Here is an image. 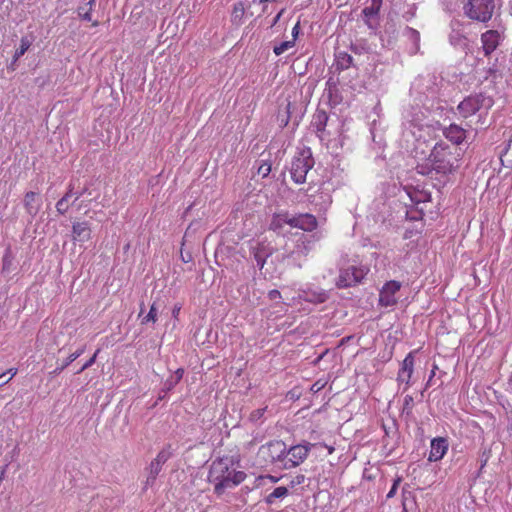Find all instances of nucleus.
I'll return each mask as SVG.
<instances>
[{
  "label": "nucleus",
  "instance_id": "nucleus-25",
  "mask_svg": "<svg viewBox=\"0 0 512 512\" xmlns=\"http://www.w3.org/2000/svg\"><path fill=\"white\" fill-rule=\"evenodd\" d=\"M174 452H175V449L173 448L172 444L167 443L159 451L155 460L164 465L174 455Z\"/></svg>",
  "mask_w": 512,
  "mask_h": 512
},
{
  "label": "nucleus",
  "instance_id": "nucleus-15",
  "mask_svg": "<svg viewBox=\"0 0 512 512\" xmlns=\"http://www.w3.org/2000/svg\"><path fill=\"white\" fill-rule=\"evenodd\" d=\"M24 207L26 209V212L34 217L37 215L41 208L42 201L39 197V194L34 191H29L24 196Z\"/></svg>",
  "mask_w": 512,
  "mask_h": 512
},
{
  "label": "nucleus",
  "instance_id": "nucleus-22",
  "mask_svg": "<svg viewBox=\"0 0 512 512\" xmlns=\"http://www.w3.org/2000/svg\"><path fill=\"white\" fill-rule=\"evenodd\" d=\"M85 351V346L80 347L75 352L71 353L60 366H57L51 374L59 375L65 368H67L72 362L80 357Z\"/></svg>",
  "mask_w": 512,
  "mask_h": 512
},
{
  "label": "nucleus",
  "instance_id": "nucleus-56",
  "mask_svg": "<svg viewBox=\"0 0 512 512\" xmlns=\"http://www.w3.org/2000/svg\"><path fill=\"white\" fill-rule=\"evenodd\" d=\"M323 385H319V382H316L312 385L311 390L313 392H318L322 389Z\"/></svg>",
  "mask_w": 512,
  "mask_h": 512
},
{
  "label": "nucleus",
  "instance_id": "nucleus-62",
  "mask_svg": "<svg viewBox=\"0 0 512 512\" xmlns=\"http://www.w3.org/2000/svg\"><path fill=\"white\" fill-rule=\"evenodd\" d=\"M84 5H87L88 8H93V6L95 5V0H89L87 3H85Z\"/></svg>",
  "mask_w": 512,
  "mask_h": 512
},
{
  "label": "nucleus",
  "instance_id": "nucleus-21",
  "mask_svg": "<svg viewBox=\"0 0 512 512\" xmlns=\"http://www.w3.org/2000/svg\"><path fill=\"white\" fill-rule=\"evenodd\" d=\"M379 12L380 11L378 9L371 6L365 7L362 10L363 20L368 28L375 29L377 27L378 22L375 20H377Z\"/></svg>",
  "mask_w": 512,
  "mask_h": 512
},
{
  "label": "nucleus",
  "instance_id": "nucleus-59",
  "mask_svg": "<svg viewBox=\"0 0 512 512\" xmlns=\"http://www.w3.org/2000/svg\"><path fill=\"white\" fill-rule=\"evenodd\" d=\"M265 478H268L271 482L276 483L279 481V477L273 476V475H267Z\"/></svg>",
  "mask_w": 512,
  "mask_h": 512
},
{
  "label": "nucleus",
  "instance_id": "nucleus-27",
  "mask_svg": "<svg viewBox=\"0 0 512 512\" xmlns=\"http://www.w3.org/2000/svg\"><path fill=\"white\" fill-rule=\"evenodd\" d=\"M405 32L408 39L413 43L412 53H416L419 50L420 33L411 27H406Z\"/></svg>",
  "mask_w": 512,
  "mask_h": 512
},
{
  "label": "nucleus",
  "instance_id": "nucleus-38",
  "mask_svg": "<svg viewBox=\"0 0 512 512\" xmlns=\"http://www.w3.org/2000/svg\"><path fill=\"white\" fill-rule=\"evenodd\" d=\"M271 172V163L267 161H263L257 170V173L261 175L263 178L267 177Z\"/></svg>",
  "mask_w": 512,
  "mask_h": 512
},
{
  "label": "nucleus",
  "instance_id": "nucleus-40",
  "mask_svg": "<svg viewBox=\"0 0 512 512\" xmlns=\"http://www.w3.org/2000/svg\"><path fill=\"white\" fill-rule=\"evenodd\" d=\"M12 260L13 259H12L11 255H10V251L7 250L6 253L4 254L3 260H2V262H3L2 270L3 271H9L10 270V267L12 265Z\"/></svg>",
  "mask_w": 512,
  "mask_h": 512
},
{
  "label": "nucleus",
  "instance_id": "nucleus-4",
  "mask_svg": "<svg viewBox=\"0 0 512 512\" xmlns=\"http://www.w3.org/2000/svg\"><path fill=\"white\" fill-rule=\"evenodd\" d=\"M286 444L282 440H272L259 447L256 462L259 466L265 467L269 464L281 463L286 458Z\"/></svg>",
  "mask_w": 512,
  "mask_h": 512
},
{
  "label": "nucleus",
  "instance_id": "nucleus-43",
  "mask_svg": "<svg viewBox=\"0 0 512 512\" xmlns=\"http://www.w3.org/2000/svg\"><path fill=\"white\" fill-rule=\"evenodd\" d=\"M291 103L288 102L287 106H286V112H285V118H282L281 119V125L282 126H287L288 122H289V119H290V114H291Z\"/></svg>",
  "mask_w": 512,
  "mask_h": 512
},
{
  "label": "nucleus",
  "instance_id": "nucleus-63",
  "mask_svg": "<svg viewBox=\"0 0 512 512\" xmlns=\"http://www.w3.org/2000/svg\"><path fill=\"white\" fill-rule=\"evenodd\" d=\"M179 311H180V307H177V306L174 307L173 311H172L173 317H177Z\"/></svg>",
  "mask_w": 512,
  "mask_h": 512
},
{
  "label": "nucleus",
  "instance_id": "nucleus-58",
  "mask_svg": "<svg viewBox=\"0 0 512 512\" xmlns=\"http://www.w3.org/2000/svg\"><path fill=\"white\" fill-rule=\"evenodd\" d=\"M397 489L395 487H391L390 491L387 494V498H392L396 494Z\"/></svg>",
  "mask_w": 512,
  "mask_h": 512
},
{
  "label": "nucleus",
  "instance_id": "nucleus-3",
  "mask_svg": "<svg viewBox=\"0 0 512 512\" xmlns=\"http://www.w3.org/2000/svg\"><path fill=\"white\" fill-rule=\"evenodd\" d=\"M500 6L501 0H468L463 6V12L473 21L487 23Z\"/></svg>",
  "mask_w": 512,
  "mask_h": 512
},
{
  "label": "nucleus",
  "instance_id": "nucleus-24",
  "mask_svg": "<svg viewBox=\"0 0 512 512\" xmlns=\"http://www.w3.org/2000/svg\"><path fill=\"white\" fill-rule=\"evenodd\" d=\"M353 65V58L347 52H338L336 54V66L339 70H346Z\"/></svg>",
  "mask_w": 512,
  "mask_h": 512
},
{
  "label": "nucleus",
  "instance_id": "nucleus-20",
  "mask_svg": "<svg viewBox=\"0 0 512 512\" xmlns=\"http://www.w3.org/2000/svg\"><path fill=\"white\" fill-rule=\"evenodd\" d=\"M303 299L306 302L314 303V304H321L327 301L329 298L328 293L325 290H306L303 292Z\"/></svg>",
  "mask_w": 512,
  "mask_h": 512
},
{
  "label": "nucleus",
  "instance_id": "nucleus-64",
  "mask_svg": "<svg viewBox=\"0 0 512 512\" xmlns=\"http://www.w3.org/2000/svg\"><path fill=\"white\" fill-rule=\"evenodd\" d=\"M324 446L328 449L329 454H332L335 450L334 447H332V446H328V445H324Z\"/></svg>",
  "mask_w": 512,
  "mask_h": 512
},
{
  "label": "nucleus",
  "instance_id": "nucleus-47",
  "mask_svg": "<svg viewBox=\"0 0 512 512\" xmlns=\"http://www.w3.org/2000/svg\"><path fill=\"white\" fill-rule=\"evenodd\" d=\"M75 191H74V186L72 183L69 184L68 186V189L66 191V193L63 195L64 197H67V199H71L72 197L75 198Z\"/></svg>",
  "mask_w": 512,
  "mask_h": 512
},
{
  "label": "nucleus",
  "instance_id": "nucleus-39",
  "mask_svg": "<svg viewBox=\"0 0 512 512\" xmlns=\"http://www.w3.org/2000/svg\"><path fill=\"white\" fill-rule=\"evenodd\" d=\"M490 456H491V450L490 449H483L481 454H480V470H482L485 465L487 464L488 460L490 459Z\"/></svg>",
  "mask_w": 512,
  "mask_h": 512
},
{
  "label": "nucleus",
  "instance_id": "nucleus-45",
  "mask_svg": "<svg viewBox=\"0 0 512 512\" xmlns=\"http://www.w3.org/2000/svg\"><path fill=\"white\" fill-rule=\"evenodd\" d=\"M410 379H411V376L409 374H407L406 372H403L401 370L399 371L398 381L405 382L408 385L410 382Z\"/></svg>",
  "mask_w": 512,
  "mask_h": 512
},
{
  "label": "nucleus",
  "instance_id": "nucleus-13",
  "mask_svg": "<svg viewBox=\"0 0 512 512\" xmlns=\"http://www.w3.org/2000/svg\"><path fill=\"white\" fill-rule=\"evenodd\" d=\"M449 444L446 438L437 437L431 441V449L428 460L430 462H436L441 460L448 450Z\"/></svg>",
  "mask_w": 512,
  "mask_h": 512
},
{
  "label": "nucleus",
  "instance_id": "nucleus-51",
  "mask_svg": "<svg viewBox=\"0 0 512 512\" xmlns=\"http://www.w3.org/2000/svg\"><path fill=\"white\" fill-rule=\"evenodd\" d=\"M382 5V0H371V7H374L375 9H378L380 11Z\"/></svg>",
  "mask_w": 512,
  "mask_h": 512
},
{
  "label": "nucleus",
  "instance_id": "nucleus-23",
  "mask_svg": "<svg viewBox=\"0 0 512 512\" xmlns=\"http://www.w3.org/2000/svg\"><path fill=\"white\" fill-rule=\"evenodd\" d=\"M184 375V369L178 368L175 371L174 376H170L163 385L162 392H169L171 391L182 379Z\"/></svg>",
  "mask_w": 512,
  "mask_h": 512
},
{
  "label": "nucleus",
  "instance_id": "nucleus-50",
  "mask_svg": "<svg viewBox=\"0 0 512 512\" xmlns=\"http://www.w3.org/2000/svg\"><path fill=\"white\" fill-rule=\"evenodd\" d=\"M407 495L411 496V493L409 491H407L405 488H403L402 496H403V506H404V509H406V500L408 499Z\"/></svg>",
  "mask_w": 512,
  "mask_h": 512
},
{
  "label": "nucleus",
  "instance_id": "nucleus-1",
  "mask_svg": "<svg viewBox=\"0 0 512 512\" xmlns=\"http://www.w3.org/2000/svg\"><path fill=\"white\" fill-rule=\"evenodd\" d=\"M461 156L457 146L440 141L434 145L426 162L418 164L415 169L418 174L437 180L438 184L434 186L440 189L448 182L449 176L459 169Z\"/></svg>",
  "mask_w": 512,
  "mask_h": 512
},
{
  "label": "nucleus",
  "instance_id": "nucleus-60",
  "mask_svg": "<svg viewBox=\"0 0 512 512\" xmlns=\"http://www.w3.org/2000/svg\"><path fill=\"white\" fill-rule=\"evenodd\" d=\"M401 481H402L401 477H397V478L394 480L392 487H395L396 489H398V486H399V484L401 483Z\"/></svg>",
  "mask_w": 512,
  "mask_h": 512
},
{
  "label": "nucleus",
  "instance_id": "nucleus-10",
  "mask_svg": "<svg viewBox=\"0 0 512 512\" xmlns=\"http://www.w3.org/2000/svg\"><path fill=\"white\" fill-rule=\"evenodd\" d=\"M318 222L314 215L305 213L290 215V226L303 231L311 232L317 228Z\"/></svg>",
  "mask_w": 512,
  "mask_h": 512
},
{
  "label": "nucleus",
  "instance_id": "nucleus-35",
  "mask_svg": "<svg viewBox=\"0 0 512 512\" xmlns=\"http://www.w3.org/2000/svg\"><path fill=\"white\" fill-rule=\"evenodd\" d=\"M69 201L70 200L64 196L57 201L56 210H57L58 214L64 215L69 210V207H70Z\"/></svg>",
  "mask_w": 512,
  "mask_h": 512
},
{
  "label": "nucleus",
  "instance_id": "nucleus-30",
  "mask_svg": "<svg viewBox=\"0 0 512 512\" xmlns=\"http://www.w3.org/2000/svg\"><path fill=\"white\" fill-rule=\"evenodd\" d=\"M163 464L153 459L149 466V480H156L162 470Z\"/></svg>",
  "mask_w": 512,
  "mask_h": 512
},
{
  "label": "nucleus",
  "instance_id": "nucleus-53",
  "mask_svg": "<svg viewBox=\"0 0 512 512\" xmlns=\"http://www.w3.org/2000/svg\"><path fill=\"white\" fill-rule=\"evenodd\" d=\"M428 197H429V195L424 194V195H422L421 197H417V196H416L415 198L411 196V199H412V201H414V202H416V203H419V202H421V201H425V200H426V198H428Z\"/></svg>",
  "mask_w": 512,
  "mask_h": 512
},
{
  "label": "nucleus",
  "instance_id": "nucleus-32",
  "mask_svg": "<svg viewBox=\"0 0 512 512\" xmlns=\"http://www.w3.org/2000/svg\"><path fill=\"white\" fill-rule=\"evenodd\" d=\"M413 366H414V358L412 356V353H409L405 359L402 362L401 371L406 372L410 376H412L413 373Z\"/></svg>",
  "mask_w": 512,
  "mask_h": 512
},
{
  "label": "nucleus",
  "instance_id": "nucleus-36",
  "mask_svg": "<svg viewBox=\"0 0 512 512\" xmlns=\"http://www.w3.org/2000/svg\"><path fill=\"white\" fill-rule=\"evenodd\" d=\"M91 11L92 9L88 8L87 5H82L78 7L77 13L82 20L91 21Z\"/></svg>",
  "mask_w": 512,
  "mask_h": 512
},
{
  "label": "nucleus",
  "instance_id": "nucleus-17",
  "mask_svg": "<svg viewBox=\"0 0 512 512\" xmlns=\"http://www.w3.org/2000/svg\"><path fill=\"white\" fill-rule=\"evenodd\" d=\"M461 24H458L457 28H452L449 34V42L454 47H459L463 50L469 49V40L463 31L459 28Z\"/></svg>",
  "mask_w": 512,
  "mask_h": 512
},
{
  "label": "nucleus",
  "instance_id": "nucleus-16",
  "mask_svg": "<svg viewBox=\"0 0 512 512\" xmlns=\"http://www.w3.org/2000/svg\"><path fill=\"white\" fill-rule=\"evenodd\" d=\"M72 237L74 241L85 242L91 237V228L88 222H75L72 225Z\"/></svg>",
  "mask_w": 512,
  "mask_h": 512
},
{
  "label": "nucleus",
  "instance_id": "nucleus-7",
  "mask_svg": "<svg viewBox=\"0 0 512 512\" xmlns=\"http://www.w3.org/2000/svg\"><path fill=\"white\" fill-rule=\"evenodd\" d=\"M315 445L316 444L304 441L301 444L291 446L289 449L286 448V458L283 461V465L280 467L283 469H291L299 466L308 457L310 450Z\"/></svg>",
  "mask_w": 512,
  "mask_h": 512
},
{
  "label": "nucleus",
  "instance_id": "nucleus-19",
  "mask_svg": "<svg viewBox=\"0 0 512 512\" xmlns=\"http://www.w3.org/2000/svg\"><path fill=\"white\" fill-rule=\"evenodd\" d=\"M285 224L290 225V214L288 212L275 213L269 224V229L280 234Z\"/></svg>",
  "mask_w": 512,
  "mask_h": 512
},
{
  "label": "nucleus",
  "instance_id": "nucleus-37",
  "mask_svg": "<svg viewBox=\"0 0 512 512\" xmlns=\"http://www.w3.org/2000/svg\"><path fill=\"white\" fill-rule=\"evenodd\" d=\"M157 320V309L155 307V304L151 305L150 310L148 314L143 317L141 320L142 324H147L148 322H156Z\"/></svg>",
  "mask_w": 512,
  "mask_h": 512
},
{
  "label": "nucleus",
  "instance_id": "nucleus-6",
  "mask_svg": "<svg viewBox=\"0 0 512 512\" xmlns=\"http://www.w3.org/2000/svg\"><path fill=\"white\" fill-rule=\"evenodd\" d=\"M493 105V100L483 93H475L465 97L457 106L459 113L467 118L476 114L480 109H489Z\"/></svg>",
  "mask_w": 512,
  "mask_h": 512
},
{
  "label": "nucleus",
  "instance_id": "nucleus-46",
  "mask_svg": "<svg viewBox=\"0 0 512 512\" xmlns=\"http://www.w3.org/2000/svg\"><path fill=\"white\" fill-rule=\"evenodd\" d=\"M99 350H97L94 355L84 363L83 365V369H88L90 368L96 361V357H97V354H98Z\"/></svg>",
  "mask_w": 512,
  "mask_h": 512
},
{
  "label": "nucleus",
  "instance_id": "nucleus-49",
  "mask_svg": "<svg viewBox=\"0 0 512 512\" xmlns=\"http://www.w3.org/2000/svg\"><path fill=\"white\" fill-rule=\"evenodd\" d=\"M87 191H88V188H87V187L83 188L81 191H76V193H75V199H74V201L72 202V205H73V204H74V203H75V202H76V201H77V200H78L82 195H84L85 193H87Z\"/></svg>",
  "mask_w": 512,
  "mask_h": 512
},
{
  "label": "nucleus",
  "instance_id": "nucleus-33",
  "mask_svg": "<svg viewBox=\"0 0 512 512\" xmlns=\"http://www.w3.org/2000/svg\"><path fill=\"white\" fill-rule=\"evenodd\" d=\"M267 410V407H264V408H259V409H256V410H253L250 415H249V418L248 420L253 423V424H257L259 422L262 421V418L265 414Z\"/></svg>",
  "mask_w": 512,
  "mask_h": 512
},
{
  "label": "nucleus",
  "instance_id": "nucleus-42",
  "mask_svg": "<svg viewBox=\"0 0 512 512\" xmlns=\"http://www.w3.org/2000/svg\"><path fill=\"white\" fill-rule=\"evenodd\" d=\"M415 13H416V7L415 5H412L408 11H406L404 14H403V18L406 20V21H410L412 18H414L415 16Z\"/></svg>",
  "mask_w": 512,
  "mask_h": 512
},
{
  "label": "nucleus",
  "instance_id": "nucleus-26",
  "mask_svg": "<svg viewBox=\"0 0 512 512\" xmlns=\"http://www.w3.org/2000/svg\"><path fill=\"white\" fill-rule=\"evenodd\" d=\"M500 160L502 162V165H505L508 168H512V135L506 147L500 153Z\"/></svg>",
  "mask_w": 512,
  "mask_h": 512
},
{
  "label": "nucleus",
  "instance_id": "nucleus-12",
  "mask_svg": "<svg viewBox=\"0 0 512 512\" xmlns=\"http://www.w3.org/2000/svg\"><path fill=\"white\" fill-rule=\"evenodd\" d=\"M251 254L256 261L257 267L262 270L267 259L273 254V248L264 242H259L251 248Z\"/></svg>",
  "mask_w": 512,
  "mask_h": 512
},
{
  "label": "nucleus",
  "instance_id": "nucleus-52",
  "mask_svg": "<svg viewBox=\"0 0 512 512\" xmlns=\"http://www.w3.org/2000/svg\"><path fill=\"white\" fill-rule=\"evenodd\" d=\"M5 375H6V373L0 374V387L4 386L11 380V377L4 379Z\"/></svg>",
  "mask_w": 512,
  "mask_h": 512
},
{
  "label": "nucleus",
  "instance_id": "nucleus-29",
  "mask_svg": "<svg viewBox=\"0 0 512 512\" xmlns=\"http://www.w3.org/2000/svg\"><path fill=\"white\" fill-rule=\"evenodd\" d=\"M244 13H245L244 4L242 2L235 3L233 6V11H232V21L234 23L240 24L242 22Z\"/></svg>",
  "mask_w": 512,
  "mask_h": 512
},
{
  "label": "nucleus",
  "instance_id": "nucleus-9",
  "mask_svg": "<svg viewBox=\"0 0 512 512\" xmlns=\"http://www.w3.org/2000/svg\"><path fill=\"white\" fill-rule=\"evenodd\" d=\"M401 284L392 280L383 286L379 293V304L384 307H391L397 303L395 294L400 290Z\"/></svg>",
  "mask_w": 512,
  "mask_h": 512
},
{
  "label": "nucleus",
  "instance_id": "nucleus-28",
  "mask_svg": "<svg viewBox=\"0 0 512 512\" xmlns=\"http://www.w3.org/2000/svg\"><path fill=\"white\" fill-rule=\"evenodd\" d=\"M288 494V489L284 486L277 487L270 493L265 501L267 504H273L275 499L285 497Z\"/></svg>",
  "mask_w": 512,
  "mask_h": 512
},
{
  "label": "nucleus",
  "instance_id": "nucleus-8",
  "mask_svg": "<svg viewBox=\"0 0 512 512\" xmlns=\"http://www.w3.org/2000/svg\"><path fill=\"white\" fill-rule=\"evenodd\" d=\"M367 273L368 268L364 266H349L346 269L340 270L336 285L338 288L355 286L362 281Z\"/></svg>",
  "mask_w": 512,
  "mask_h": 512
},
{
  "label": "nucleus",
  "instance_id": "nucleus-54",
  "mask_svg": "<svg viewBox=\"0 0 512 512\" xmlns=\"http://www.w3.org/2000/svg\"><path fill=\"white\" fill-rule=\"evenodd\" d=\"M413 402V398L410 395H406L404 398V407H408Z\"/></svg>",
  "mask_w": 512,
  "mask_h": 512
},
{
  "label": "nucleus",
  "instance_id": "nucleus-5",
  "mask_svg": "<svg viewBox=\"0 0 512 512\" xmlns=\"http://www.w3.org/2000/svg\"><path fill=\"white\" fill-rule=\"evenodd\" d=\"M315 164L312 151L309 147H303L292 159L290 174L296 184H303L306 181L307 173Z\"/></svg>",
  "mask_w": 512,
  "mask_h": 512
},
{
  "label": "nucleus",
  "instance_id": "nucleus-44",
  "mask_svg": "<svg viewBox=\"0 0 512 512\" xmlns=\"http://www.w3.org/2000/svg\"><path fill=\"white\" fill-rule=\"evenodd\" d=\"M268 298L271 301H276V300H280L282 298V296H281V293L278 290L273 289V290L269 291Z\"/></svg>",
  "mask_w": 512,
  "mask_h": 512
},
{
  "label": "nucleus",
  "instance_id": "nucleus-55",
  "mask_svg": "<svg viewBox=\"0 0 512 512\" xmlns=\"http://www.w3.org/2000/svg\"><path fill=\"white\" fill-rule=\"evenodd\" d=\"M437 368H438V367H437V365H435V364H434V365H433V369H432V371H431V374H430V377H429V380H428V382H427L426 386H429V385H430V383H431V381H432V378L435 376V371H436V369H437Z\"/></svg>",
  "mask_w": 512,
  "mask_h": 512
},
{
  "label": "nucleus",
  "instance_id": "nucleus-48",
  "mask_svg": "<svg viewBox=\"0 0 512 512\" xmlns=\"http://www.w3.org/2000/svg\"><path fill=\"white\" fill-rule=\"evenodd\" d=\"M299 31H300V23L297 22L296 25L292 29V37H293L292 40H294V41L296 40V38L298 37Z\"/></svg>",
  "mask_w": 512,
  "mask_h": 512
},
{
  "label": "nucleus",
  "instance_id": "nucleus-61",
  "mask_svg": "<svg viewBox=\"0 0 512 512\" xmlns=\"http://www.w3.org/2000/svg\"><path fill=\"white\" fill-rule=\"evenodd\" d=\"M7 373H10V376H9V377H11V379H12V378L16 375V373H17V369L11 368V369H9V370L7 371Z\"/></svg>",
  "mask_w": 512,
  "mask_h": 512
},
{
  "label": "nucleus",
  "instance_id": "nucleus-41",
  "mask_svg": "<svg viewBox=\"0 0 512 512\" xmlns=\"http://www.w3.org/2000/svg\"><path fill=\"white\" fill-rule=\"evenodd\" d=\"M304 481H305V476H304L303 474H298V475H296V476L291 480L290 486H291V487H295V486H297V485L302 484Z\"/></svg>",
  "mask_w": 512,
  "mask_h": 512
},
{
  "label": "nucleus",
  "instance_id": "nucleus-11",
  "mask_svg": "<svg viewBox=\"0 0 512 512\" xmlns=\"http://www.w3.org/2000/svg\"><path fill=\"white\" fill-rule=\"evenodd\" d=\"M481 43L484 55L490 56L500 44V33L497 30H487L481 35Z\"/></svg>",
  "mask_w": 512,
  "mask_h": 512
},
{
  "label": "nucleus",
  "instance_id": "nucleus-2",
  "mask_svg": "<svg viewBox=\"0 0 512 512\" xmlns=\"http://www.w3.org/2000/svg\"><path fill=\"white\" fill-rule=\"evenodd\" d=\"M232 461L228 457L217 458L211 464L209 481L214 484V492L222 495L226 489L233 488L242 483L246 473L231 469Z\"/></svg>",
  "mask_w": 512,
  "mask_h": 512
},
{
  "label": "nucleus",
  "instance_id": "nucleus-57",
  "mask_svg": "<svg viewBox=\"0 0 512 512\" xmlns=\"http://www.w3.org/2000/svg\"><path fill=\"white\" fill-rule=\"evenodd\" d=\"M283 12H284V9H282V10H281V11H280L276 16H275V18L273 19V23H272V25H275V24H277V23H278V21L280 20V18H281V16H282Z\"/></svg>",
  "mask_w": 512,
  "mask_h": 512
},
{
  "label": "nucleus",
  "instance_id": "nucleus-14",
  "mask_svg": "<svg viewBox=\"0 0 512 512\" xmlns=\"http://www.w3.org/2000/svg\"><path fill=\"white\" fill-rule=\"evenodd\" d=\"M443 135L452 144L459 145L466 138V130L457 124H450L448 127L444 128Z\"/></svg>",
  "mask_w": 512,
  "mask_h": 512
},
{
  "label": "nucleus",
  "instance_id": "nucleus-31",
  "mask_svg": "<svg viewBox=\"0 0 512 512\" xmlns=\"http://www.w3.org/2000/svg\"><path fill=\"white\" fill-rule=\"evenodd\" d=\"M31 45V42L26 38H21L20 46L16 49V52L14 54V60H18L21 56L25 54V52L29 49Z\"/></svg>",
  "mask_w": 512,
  "mask_h": 512
},
{
  "label": "nucleus",
  "instance_id": "nucleus-18",
  "mask_svg": "<svg viewBox=\"0 0 512 512\" xmlns=\"http://www.w3.org/2000/svg\"><path fill=\"white\" fill-rule=\"evenodd\" d=\"M328 119H329L328 114L326 113L325 110H322V109H317L313 115L311 125H312V127L315 128V130L320 138H322L321 134L325 130Z\"/></svg>",
  "mask_w": 512,
  "mask_h": 512
},
{
  "label": "nucleus",
  "instance_id": "nucleus-34",
  "mask_svg": "<svg viewBox=\"0 0 512 512\" xmlns=\"http://www.w3.org/2000/svg\"><path fill=\"white\" fill-rule=\"evenodd\" d=\"M294 45H295L294 40L283 41L280 44L275 45L273 48V51L277 56H279L282 53H284L286 50H288L289 48H292Z\"/></svg>",
  "mask_w": 512,
  "mask_h": 512
}]
</instances>
